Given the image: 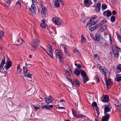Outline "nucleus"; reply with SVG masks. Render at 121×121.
<instances>
[{
    "instance_id": "f257e3e1",
    "label": "nucleus",
    "mask_w": 121,
    "mask_h": 121,
    "mask_svg": "<svg viewBox=\"0 0 121 121\" xmlns=\"http://www.w3.org/2000/svg\"><path fill=\"white\" fill-rule=\"evenodd\" d=\"M98 22V21L97 20L94 21V22H93V23H91V24L90 25V26L89 27V30L91 31H92L95 29L98 28L100 27V25H102V23L103 22V21H101L98 24L95 25Z\"/></svg>"
},
{
    "instance_id": "f03ea898",
    "label": "nucleus",
    "mask_w": 121,
    "mask_h": 121,
    "mask_svg": "<svg viewBox=\"0 0 121 121\" xmlns=\"http://www.w3.org/2000/svg\"><path fill=\"white\" fill-rule=\"evenodd\" d=\"M40 42L39 40L37 39H34L31 43V47L34 49H36L37 46L39 45Z\"/></svg>"
},
{
    "instance_id": "7ed1b4c3",
    "label": "nucleus",
    "mask_w": 121,
    "mask_h": 121,
    "mask_svg": "<svg viewBox=\"0 0 121 121\" xmlns=\"http://www.w3.org/2000/svg\"><path fill=\"white\" fill-rule=\"evenodd\" d=\"M52 20L53 22L56 24L57 25H60L62 22V20L57 17H53Z\"/></svg>"
},
{
    "instance_id": "20e7f679",
    "label": "nucleus",
    "mask_w": 121,
    "mask_h": 121,
    "mask_svg": "<svg viewBox=\"0 0 121 121\" xmlns=\"http://www.w3.org/2000/svg\"><path fill=\"white\" fill-rule=\"evenodd\" d=\"M56 56L57 58L58 57L59 59H61L63 58V53L59 49L56 50L55 52Z\"/></svg>"
},
{
    "instance_id": "39448f33",
    "label": "nucleus",
    "mask_w": 121,
    "mask_h": 121,
    "mask_svg": "<svg viewBox=\"0 0 121 121\" xmlns=\"http://www.w3.org/2000/svg\"><path fill=\"white\" fill-rule=\"evenodd\" d=\"M101 21L103 22L102 23V24L100 25L99 30L101 32L104 31L106 29V25L104 24L107 22V21L105 20H103Z\"/></svg>"
},
{
    "instance_id": "423d86ee",
    "label": "nucleus",
    "mask_w": 121,
    "mask_h": 121,
    "mask_svg": "<svg viewBox=\"0 0 121 121\" xmlns=\"http://www.w3.org/2000/svg\"><path fill=\"white\" fill-rule=\"evenodd\" d=\"M112 108V106L110 104H109L105 106L104 110V114H107V113L108 112H110Z\"/></svg>"
},
{
    "instance_id": "0eeeda50",
    "label": "nucleus",
    "mask_w": 121,
    "mask_h": 121,
    "mask_svg": "<svg viewBox=\"0 0 121 121\" xmlns=\"http://www.w3.org/2000/svg\"><path fill=\"white\" fill-rule=\"evenodd\" d=\"M72 114L74 117L77 118H78L81 117H85L86 116L82 114H80L77 115L76 113V111L75 110H73V109H72Z\"/></svg>"
},
{
    "instance_id": "6e6552de",
    "label": "nucleus",
    "mask_w": 121,
    "mask_h": 121,
    "mask_svg": "<svg viewBox=\"0 0 121 121\" xmlns=\"http://www.w3.org/2000/svg\"><path fill=\"white\" fill-rule=\"evenodd\" d=\"M84 5L86 7H88L92 4L91 0H84Z\"/></svg>"
},
{
    "instance_id": "1a4fd4ad",
    "label": "nucleus",
    "mask_w": 121,
    "mask_h": 121,
    "mask_svg": "<svg viewBox=\"0 0 121 121\" xmlns=\"http://www.w3.org/2000/svg\"><path fill=\"white\" fill-rule=\"evenodd\" d=\"M47 11V9L45 7H43L42 8V10L41 12V13L43 17H45L47 16V15L46 13Z\"/></svg>"
},
{
    "instance_id": "9d476101",
    "label": "nucleus",
    "mask_w": 121,
    "mask_h": 121,
    "mask_svg": "<svg viewBox=\"0 0 121 121\" xmlns=\"http://www.w3.org/2000/svg\"><path fill=\"white\" fill-rule=\"evenodd\" d=\"M105 81L106 84V86L107 87V88L110 85L112 84V82L111 81V80L110 78H108V80H107V77H104Z\"/></svg>"
},
{
    "instance_id": "9b49d317",
    "label": "nucleus",
    "mask_w": 121,
    "mask_h": 121,
    "mask_svg": "<svg viewBox=\"0 0 121 121\" xmlns=\"http://www.w3.org/2000/svg\"><path fill=\"white\" fill-rule=\"evenodd\" d=\"M110 116L109 114H104V116H102L101 121H108Z\"/></svg>"
},
{
    "instance_id": "f8f14e48",
    "label": "nucleus",
    "mask_w": 121,
    "mask_h": 121,
    "mask_svg": "<svg viewBox=\"0 0 121 121\" xmlns=\"http://www.w3.org/2000/svg\"><path fill=\"white\" fill-rule=\"evenodd\" d=\"M52 49L51 46H49L48 48V51L49 52V53L47 51L46 52L51 57L53 58V56L52 53Z\"/></svg>"
},
{
    "instance_id": "ddd939ff",
    "label": "nucleus",
    "mask_w": 121,
    "mask_h": 121,
    "mask_svg": "<svg viewBox=\"0 0 121 121\" xmlns=\"http://www.w3.org/2000/svg\"><path fill=\"white\" fill-rule=\"evenodd\" d=\"M111 12L109 10H107L103 12V15L105 16L109 17L111 16Z\"/></svg>"
},
{
    "instance_id": "4468645a",
    "label": "nucleus",
    "mask_w": 121,
    "mask_h": 121,
    "mask_svg": "<svg viewBox=\"0 0 121 121\" xmlns=\"http://www.w3.org/2000/svg\"><path fill=\"white\" fill-rule=\"evenodd\" d=\"M45 102L47 104H49L53 101V99L52 97L51 96H49L48 98H45Z\"/></svg>"
},
{
    "instance_id": "2eb2a0df",
    "label": "nucleus",
    "mask_w": 121,
    "mask_h": 121,
    "mask_svg": "<svg viewBox=\"0 0 121 121\" xmlns=\"http://www.w3.org/2000/svg\"><path fill=\"white\" fill-rule=\"evenodd\" d=\"M12 62L10 61L7 62L6 65L4 66L5 69L7 70L10 69V67L12 66Z\"/></svg>"
},
{
    "instance_id": "dca6fc26",
    "label": "nucleus",
    "mask_w": 121,
    "mask_h": 121,
    "mask_svg": "<svg viewBox=\"0 0 121 121\" xmlns=\"http://www.w3.org/2000/svg\"><path fill=\"white\" fill-rule=\"evenodd\" d=\"M53 107V105H49L48 104L43 105L42 106V108L43 109L45 108L46 109L50 110L51 108H52Z\"/></svg>"
},
{
    "instance_id": "f3484780",
    "label": "nucleus",
    "mask_w": 121,
    "mask_h": 121,
    "mask_svg": "<svg viewBox=\"0 0 121 121\" xmlns=\"http://www.w3.org/2000/svg\"><path fill=\"white\" fill-rule=\"evenodd\" d=\"M101 73H103L105 77L106 76V73L107 72V70L104 67H103L100 70Z\"/></svg>"
},
{
    "instance_id": "a211bd4d",
    "label": "nucleus",
    "mask_w": 121,
    "mask_h": 121,
    "mask_svg": "<svg viewBox=\"0 0 121 121\" xmlns=\"http://www.w3.org/2000/svg\"><path fill=\"white\" fill-rule=\"evenodd\" d=\"M97 17H93L92 18H91L88 22L87 24L86 27L88 25L91 24V23H93L94 22V21L95 20V19H96Z\"/></svg>"
},
{
    "instance_id": "6ab92c4d",
    "label": "nucleus",
    "mask_w": 121,
    "mask_h": 121,
    "mask_svg": "<svg viewBox=\"0 0 121 121\" xmlns=\"http://www.w3.org/2000/svg\"><path fill=\"white\" fill-rule=\"evenodd\" d=\"M101 7V3H98L97 4V5L95 8V10L96 13H98L100 11Z\"/></svg>"
},
{
    "instance_id": "aec40b11",
    "label": "nucleus",
    "mask_w": 121,
    "mask_h": 121,
    "mask_svg": "<svg viewBox=\"0 0 121 121\" xmlns=\"http://www.w3.org/2000/svg\"><path fill=\"white\" fill-rule=\"evenodd\" d=\"M109 97L107 95L105 96L102 99V101L103 102H107L108 101Z\"/></svg>"
},
{
    "instance_id": "412c9836",
    "label": "nucleus",
    "mask_w": 121,
    "mask_h": 121,
    "mask_svg": "<svg viewBox=\"0 0 121 121\" xmlns=\"http://www.w3.org/2000/svg\"><path fill=\"white\" fill-rule=\"evenodd\" d=\"M61 45L62 46V47L64 49V53L65 54V55L67 56V54L68 53V52L67 51V46L65 45H63V44H61Z\"/></svg>"
},
{
    "instance_id": "4be33fe9",
    "label": "nucleus",
    "mask_w": 121,
    "mask_h": 121,
    "mask_svg": "<svg viewBox=\"0 0 121 121\" xmlns=\"http://www.w3.org/2000/svg\"><path fill=\"white\" fill-rule=\"evenodd\" d=\"M31 8H29V9L31 11H33L34 13L35 12H36V8L35 6V4H32L31 6Z\"/></svg>"
},
{
    "instance_id": "5701e85b",
    "label": "nucleus",
    "mask_w": 121,
    "mask_h": 121,
    "mask_svg": "<svg viewBox=\"0 0 121 121\" xmlns=\"http://www.w3.org/2000/svg\"><path fill=\"white\" fill-rule=\"evenodd\" d=\"M5 63V60L2 59L1 64H0V69H2Z\"/></svg>"
},
{
    "instance_id": "b1692460",
    "label": "nucleus",
    "mask_w": 121,
    "mask_h": 121,
    "mask_svg": "<svg viewBox=\"0 0 121 121\" xmlns=\"http://www.w3.org/2000/svg\"><path fill=\"white\" fill-rule=\"evenodd\" d=\"M94 40L96 41H99L100 40V36L98 34H96L95 35V37Z\"/></svg>"
},
{
    "instance_id": "393cba45",
    "label": "nucleus",
    "mask_w": 121,
    "mask_h": 121,
    "mask_svg": "<svg viewBox=\"0 0 121 121\" xmlns=\"http://www.w3.org/2000/svg\"><path fill=\"white\" fill-rule=\"evenodd\" d=\"M83 78H82V80L84 84L86 83L89 80V78L87 76H85V77H83Z\"/></svg>"
},
{
    "instance_id": "a878e982",
    "label": "nucleus",
    "mask_w": 121,
    "mask_h": 121,
    "mask_svg": "<svg viewBox=\"0 0 121 121\" xmlns=\"http://www.w3.org/2000/svg\"><path fill=\"white\" fill-rule=\"evenodd\" d=\"M81 72V75L83 77H85L87 76L86 73L83 70H80Z\"/></svg>"
},
{
    "instance_id": "bb28decb",
    "label": "nucleus",
    "mask_w": 121,
    "mask_h": 121,
    "mask_svg": "<svg viewBox=\"0 0 121 121\" xmlns=\"http://www.w3.org/2000/svg\"><path fill=\"white\" fill-rule=\"evenodd\" d=\"M74 74L76 75L77 76H79L80 74V72L77 69V68H75V70L74 72Z\"/></svg>"
},
{
    "instance_id": "cd10ccee",
    "label": "nucleus",
    "mask_w": 121,
    "mask_h": 121,
    "mask_svg": "<svg viewBox=\"0 0 121 121\" xmlns=\"http://www.w3.org/2000/svg\"><path fill=\"white\" fill-rule=\"evenodd\" d=\"M112 50L113 51L115 56L117 58L119 55L118 52V51H116V52L115 51H114V50L113 49V48H112Z\"/></svg>"
},
{
    "instance_id": "c85d7f7f",
    "label": "nucleus",
    "mask_w": 121,
    "mask_h": 121,
    "mask_svg": "<svg viewBox=\"0 0 121 121\" xmlns=\"http://www.w3.org/2000/svg\"><path fill=\"white\" fill-rule=\"evenodd\" d=\"M24 76L25 77H27L28 78H30V79H31V75L30 73H24Z\"/></svg>"
},
{
    "instance_id": "c756f323",
    "label": "nucleus",
    "mask_w": 121,
    "mask_h": 121,
    "mask_svg": "<svg viewBox=\"0 0 121 121\" xmlns=\"http://www.w3.org/2000/svg\"><path fill=\"white\" fill-rule=\"evenodd\" d=\"M55 4L57 7H59L60 6L59 1L58 0H56L55 2Z\"/></svg>"
},
{
    "instance_id": "7c9ffc66",
    "label": "nucleus",
    "mask_w": 121,
    "mask_h": 121,
    "mask_svg": "<svg viewBox=\"0 0 121 121\" xmlns=\"http://www.w3.org/2000/svg\"><path fill=\"white\" fill-rule=\"evenodd\" d=\"M23 73L24 74V73H27V72L28 71V70L26 67H23Z\"/></svg>"
},
{
    "instance_id": "2f4dec72",
    "label": "nucleus",
    "mask_w": 121,
    "mask_h": 121,
    "mask_svg": "<svg viewBox=\"0 0 121 121\" xmlns=\"http://www.w3.org/2000/svg\"><path fill=\"white\" fill-rule=\"evenodd\" d=\"M116 20L114 16H111L110 18V21L112 22H114Z\"/></svg>"
},
{
    "instance_id": "473e14b6",
    "label": "nucleus",
    "mask_w": 121,
    "mask_h": 121,
    "mask_svg": "<svg viewBox=\"0 0 121 121\" xmlns=\"http://www.w3.org/2000/svg\"><path fill=\"white\" fill-rule=\"evenodd\" d=\"M81 36V42L83 43H84L86 41V39L84 37V36L83 35H82Z\"/></svg>"
},
{
    "instance_id": "72a5a7b5",
    "label": "nucleus",
    "mask_w": 121,
    "mask_h": 121,
    "mask_svg": "<svg viewBox=\"0 0 121 121\" xmlns=\"http://www.w3.org/2000/svg\"><path fill=\"white\" fill-rule=\"evenodd\" d=\"M73 82L76 85L79 86L80 85V83L76 79H73Z\"/></svg>"
},
{
    "instance_id": "f704fd0d",
    "label": "nucleus",
    "mask_w": 121,
    "mask_h": 121,
    "mask_svg": "<svg viewBox=\"0 0 121 121\" xmlns=\"http://www.w3.org/2000/svg\"><path fill=\"white\" fill-rule=\"evenodd\" d=\"M4 32L2 31H0V39H2L4 35Z\"/></svg>"
},
{
    "instance_id": "c9c22d12",
    "label": "nucleus",
    "mask_w": 121,
    "mask_h": 121,
    "mask_svg": "<svg viewBox=\"0 0 121 121\" xmlns=\"http://www.w3.org/2000/svg\"><path fill=\"white\" fill-rule=\"evenodd\" d=\"M94 77L97 82H98L99 81V78L97 74H96Z\"/></svg>"
},
{
    "instance_id": "e433bc0d",
    "label": "nucleus",
    "mask_w": 121,
    "mask_h": 121,
    "mask_svg": "<svg viewBox=\"0 0 121 121\" xmlns=\"http://www.w3.org/2000/svg\"><path fill=\"white\" fill-rule=\"evenodd\" d=\"M96 110L97 112H96V113H95V115H96L97 117H98L99 116V108L97 106V107H96Z\"/></svg>"
},
{
    "instance_id": "4c0bfd02",
    "label": "nucleus",
    "mask_w": 121,
    "mask_h": 121,
    "mask_svg": "<svg viewBox=\"0 0 121 121\" xmlns=\"http://www.w3.org/2000/svg\"><path fill=\"white\" fill-rule=\"evenodd\" d=\"M117 110H119L120 112H121V104H120V105H117Z\"/></svg>"
},
{
    "instance_id": "58836bf2",
    "label": "nucleus",
    "mask_w": 121,
    "mask_h": 121,
    "mask_svg": "<svg viewBox=\"0 0 121 121\" xmlns=\"http://www.w3.org/2000/svg\"><path fill=\"white\" fill-rule=\"evenodd\" d=\"M16 6L18 8H20L21 6L20 3L19 1H17L16 3Z\"/></svg>"
},
{
    "instance_id": "ea45409f",
    "label": "nucleus",
    "mask_w": 121,
    "mask_h": 121,
    "mask_svg": "<svg viewBox=\"0 0 121 121\" xmlns=\"http://www.w3.org/2000/svg\"><path fill=\"white\" fill-rule=\"evenodd\" d=\"M107 7V5L105 4H103L102 5L101 8L102 9L104 10Z\"/></svg>"
},
{
    "instance_id": "a19ab883",
    "label": "nucleus",
    "mask_w": 121,
    "mask_h": 121,
    "mask_svg": "<svg viewBox=\"0 0 121 121\" xmlns=\"http://www.w3.org/2000/svg\"><path fill=\"white\" fill-rule=\"evenodd\" d=\"M116 81H117L119 82L121 80V77L119 76L117 77V76H116Z\"/></svg>"
},
{
    "instance_id": "79ce46f5",
    "label": "nucleus",
    "mask_w": 121,
    "mask_h": 121,
    "mask_svg": "<svg viewBox=\"0 0 121 121\" xmlns=\"http://www.w3.org/2000/svg\"><path fill=\"white\" fill-rule=\"evenodd\" d=\"M91 105L92 106H94L95 107H97V106L96 103L95 102H94L92 103Z\"/></svg>"
},
{
    "instance_id": "37998d69",
    "label": "nucleus",
    "mask_w": 121,
    "mask_h": 121,
    "mask_svg": "<svg viewBox=\"0 0 121 121\" xmlns=\"http://www.w3.org/2000/svg\"><path fill=\"white\" fill-rule=\"evenodd\" d=\"M17 71H18L19 70H20L19 72L20 73L21 72L22 69L20 68V65H19L17 66Z\"/></svg>"
},
{
    "instance_id": "c03bdc74",
    "label": "nucleus",
    "mask_w": 121,
    "mask_h": 121,
    "mask_svg": "<svg viewBox=\"0 0 121 121\" xmlns=\"http://www.w3.org/2000/svg\"><path fill=\"white\" fill-rule=\"evenodd\" d=\"M59 63L60 65H62L63 64V61L62 59H59Z\"/></svg>"
},
{
    "instance_id": "a18cd8bd",
    "label": "nucleus",
    "mask_w": 121,
    "mask_h": 121,
    "mask_svg": "<svg viewBox=\"0 0 121 121\" xmlns=\"http://www.w3.org/2000/svg\"><path fill=\"white\" fill-rule=\"evenodd\" d=\"M118 69L121 72V64L118 65L117 66Z\"/></svg>"
},
{
    "instance_id": "49530a36",
    "label": "nucleus",
    "mask_w": 121,
    "mask_h": 121,
    "mask_svg": "<svg viewBox=\"0 0 121 121\" xmlns=\"http://www.w3.org/2000/svg\"><path fill=\"white\" fill-rule=\"evenodd\" d=\"M97 66L99 70L101 69L102 67H101L100 66L99 64H97Z\"/></svg>"
},
{
    "instance_id": "de8ad7c7",
    "label": "nucleus",
    "mask_w": 121,
    "mask_h": 121,
    "mask_svg": "<svg viewBox=\"0 0 121 121\" xmlns=\"http://www.w3.org/2000/svg\"><path fill=\"white\" fill-rule=\"evenodd\" d=\"M59 1L60 2L61 4L62 5H64V2L62 0H60Z\"/></svg>"
},
{
    "instance_id": "09e8293b",
    "label": "nucleus",
    "mask_w": 121,
    "mask_h": 121,
    "mask_svg": "<svg viewBox=\"0 0 121 121\" xmlns=\"http://www.w3.org/2000/svg\"><path fill=\"white\" fill-rule=\"evenodd\" d=\"M117 38L121 40V36L118 34L117 35Z\"/></svg>"
},
{
    "instance_id": "8fccbe9b",
    "label": "nucleus",
    "mask_w": 121,
    "mask_h": 121,
    "mask_svg": "<svg viewBox=\"0 0 121 121\" xmlns=\"http://www.w3.org/2000/svg\"><path fill=\"white\" fill-rule=\"evenodd\" d=\"M94 57L95 58H97V57H98V58H99L98 57V54H95L94 56Z\"/></svg>"
},
{
    "instance_id": "3c124183",
    "label": "nucleus",
    "mask_w": 121,
    "mask_h": 121,
    "mask_svg": "<svg viewBox=\"0 0 121 121\" xmlns=\"http://www.w3.org/2000/svg\"><path fill=\"white\" fill-rule=\"evenodd\" d=\"M91 38L93 39L94 40L95 37L94 35L93 34H91Z\"/></svg>"
},
{
    "instance_id": "603ef678",
    "label": "nucleus",
    "mask_w": 121,
    "mask_h": 121,
    "mask_svg": "<svg viewBox=\"0 0 121 121\" xmlns=\"http://www.w3.org/2000/svg\"><path fill=\"white\" fill-rule=\"evenodd\" d=\"M116 11L114 10L112 12V14L114 15H115L116 14Z\"/></svg>"
},
{
    "instance_id": "864d4df0",
    "label": "nucleus",
    "mask_w": 121,
    "mask_h": 121,
    "mask_svg": "<svg viewBox=\"0 0 121 121\" xmlns=\"http://www.w3.org/2000/svg\"><path fill=\"white\" fill-rule=\"evenodd\" d=\"M76 66L78 68H80L81 67V65L79 64H78Z\"/></svg>"
},
{
    "instance_id": "5fc2aeb1",
    "label": "nucleus",
    "mask_w": 121,
    "mask_h": 121,
    "mask_svg": "<svg viewBox=\"0 0 121 121\" xmlns=\"http://www.w3.org/2000/svg\"><path fill=\"white\" fill-rule=\"evenodd\" d=\"M42 23L41 24H42V25H44L45 24V21L44 20H42Z\"/></svg>"
},
{
    "instance_id": "6e6d98bb",
    "label": "nucleus",
    "mask_w": 121,
    "mask_h": 121,
    "mask_svg": "<svg viewBox=\"0 0 121 121\" xmlns=\"http://www.w3.org/2000/svg\"><path fill=\"white\" fill-rule=\"evenodd\" d=\"M67 78L68 80L70 82H72V80L71 79L68 78V77H67Z\"/></svg>"
},
{
    "instance_id": "4d7b16f0",
    "label": "nucleus",
    "mask_w": 121,
    "mask_h": 121,
    "mask_svg": "<svg viewBox=\"0 0 121 121\" xmlns=\"http://www.w3.org/2000/svg\"><path fill=\"white\" fill-rule=\"evenodd\" d=\"M40 26L42 27L43 28H45L46 27L45 26L43 25H42V24H41L40 25Z\"/></svg>"
},
{
    "instance_id": "13d9d810",
    "label": "nucleus",
    "mask_w": 121,
    "mask_h": 121,
    "mask_svg": "<svg viewBox=\"0 0 121 121\" xmlns=\"http://www.w3.org/2000/svg\"><path fill=\"white\" fill-rule=\"evenodd\" d=\"M34 107L36 110L37 109H39V107H38L34 106Z\"/></svg>"
},
{
    "instance_id": "bf43d9fd",
    "label": "nucleus",
    "mask_w": 121,
    "mask_h": 121,
    "mask_svg": "<svg viewBox=\"0 0 121 121\" xmlns=\"http://www.w3.org/2000/svg\"><path fill=\"white\" fill-rule=\"evenodd\" d=\"M99 44L101 46H104V43L102 42H100Z\"/></svg>"
},
{
    "instance_id": "052dcab7",
    "label": "nucleus",
    "mask_w": 121,
    "mask_h": 121,
    "mask_svg": "<svg viewBox=\"0 0 121 121\" xmlns=\"http://www.w3.org/2000/svg\"><path fill=\"white\" fill-rule=\"evenodd\" d=\"M59 105H60V106H63L64 105V104L62 102H59Z\"/></svg>"
},
{
    "instance_id": "680f3d73",
    "label": "nucleus",
    "mask_w": 121,
    "mask_h": 121,
    "mask_svg": "<svg viewBox=\"0 0 121 121\" xmlns=\"http://www.w3.org/2000/svg\"><path fill=\"white\" fill-rule=\"evenodd\" d=\"M33 3H37V0H32Z\"/></svg>"
},
{
    "instance_id": "e2e57ef3",
    "label": "nucleus",
    "mask_w": 121,
    "mask_h": 121,
    "mask_svg": "<svg viewBox=\"0 0 121 121\" xmlns=\"http://www.w3.org/2000/svg\"><path fill=\"white\" fill-rule=\"evenodd\" d=\"M65 108V107H59L58 108V109H64Z\"/></svg>"
},
{
    "instance_id": "0e129e2a",
    "label": "nucleus",
    "mask_w": 121,
    "mask_h": 121,
    "mask_svg": "<svg viewBox=\"0 0 121 121\" xmlns=\"http://www.w3.org/2000/svg\"><path fill=\"white\" fill-rule=\"evenodd\" d=\"M5 4L6 5L8 6V2L7 1L6 2H5Z\"/></svg>"
},
{
    "instance_id": "69168bd1",
    "label": "nucleus",
    "mask_w": 121,
    "mask_h": 121,
    "mask_svg": "<svg viewBox=\"0 0 121 121\" xmlns=\"http://www.w3.org/2000/svg\"><path fill=\"white\" fill-rule=\"evenodd\" d=\"M69 71H68L67 70V71H68V73H70L69 72H71V70L70 69V68H69Z\"/></svg>"
},
{
    "instance_id": "338daca9",
    "label": "nucleus",
    "mask_w": 121,
    "mask_h": 121,
    "mask_svg": "<svg viewBox=\"0 0 121 121\" xmlns=\"http://www.w3.org/2000/svg\"><path fill=\"white\" fill-rule=\"evenodd\" d=\"M65 102L64 100L62 99L61 100H60V101L58 102Z\"/></svg>"
},
{
    "instance_id": "774afa93",
    "label": "nucleus",
    "mask_w": 121,
    "mask_h": 121,
    "mask_svg": "<svg viewBox=\"0 0 121 121\" xmlns=\"http://www.w3.org/2000/svg\"><path fill=\"white\" fill-rule=\"evenodd\" d=\"M116 48L117 49H119V50H120V49H121V48H118L117 46H116Z\"/></svg>"
}]
</instances>
